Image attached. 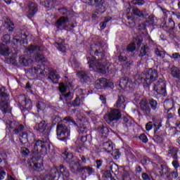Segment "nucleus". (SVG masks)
I'll return each mask as SVG.
<instances>
[{
  "label": "nucleus",
  "mask_w": 180,
  "mask_h": 180,
  "mask_svg": "<svg viewBox=\"0 0 180 180\" xmlns=\"http://www.w3.org/2000/svg\"><path fill=\"white\" fill-rule=\"evenodd\" d=\"M165 180H172V174L171 172H169L165 176V178H163Z\"/></svg>",
  "instance_id": "64"
},
{
  "label": "nucleus",
  "mask_w": 180,
  "mask_h": 180,
  "mask_svg": "<svg viewBox=\"0 0 180 180\" xmlns=\"http://www.w3.org/2000/svg\"><path fill=\"white\" fill-rule=\"evenodd\" d=\"M103 150L106 153H112L113 151V144L110 141H105L102 143Z\"/></svg>",
  "instance_id": "23"
},
{
  "label": "nucleus",
  "mask_w": 180,
  "mask_h": 180,
  "mask_svg": "<svg viewBox=\"0 0 180 180\" xmlns=\"http://www.w3.org/2000/svg\"><path fill=\"white\" fill-rule=\"evenodd\" d=\"M153 140L155 141V143H156L157 144H161L163 141L164 139H162V137H161L159 135H155L153 138Z\"/></svg>",
  "instance_id": "46"
},
{
  "label": "nucleus",
  "mask_w": 180,
  "mask_h": 180,
  "mask_svg": "<svg viewBox=\"0 0 180 180\" xmlns=\"http://www.w3.org/2000/svg\"><path fill=\"white\" fill-rule=\"evenodd\" d=\"M1 41L4 43L1 46L5 44H11V46H22V44H27V34L25 32L15 34L11 41V36L9 34H5L1 38Z\"/></svg>",
  "instance_id": "5"
},
{
  "label": "nucleus",
  "mask_w": 180,
  "mask_h": 180,
  "mask_svg": "<svg viewBox=\"0 0 180 180\" xmlns=\"http://www.w3.org/2000/svg\"><path fill=\"white\" fill-rule=\"evenodd\" d=\"M88 140V134L86 135H79V139L76 141L75 144L77 148H81L86 143Z\"/></svg>",
  "instance_id": "22"
},
{
  "label": "nucleus",
  "mask_w": 180,
  "mask_h": 180,
  "mask_svg": "<svg viewBox=\"0 0 180 180\" xmlns=\"http://www.w3.org/2000/svg\"><path fill=\"white\" fill-rule=\"evenodd\" d=\"M43 49L40 46H30L25 48V51L29 54H37L35 56V61L37 63H46L47 59L44 57L40 51H41Z\"/></svg>",
  "instance_id": "9"
},
{
  "label": "nucleus",
  "mask_w": 180,
  "mask_h": 180,
  "mask_svg": "<svg viewBox=\"0 0 180 180\" xmlns=\"http://www.w3.org/2000/svg\"><path fill=\"white\" fill-rule=\"evenodd\" d=\"M79 172H85L88 174V175H92V174L95 172V170L89 166H84L79 169Z\"/></svg>",
  "instance_id": "31"
},
{
  "label": "nucleus",
  "mask_w": 180,
  "mask_h": 180,
  "mask_svg": "<svg viewBox=\"0 0 180 180\" xmlns=\"http://www.w3.org/2000/svg\"><path fill=\"white\" fill-rule=\"evenodd\" d=\"M159 169H160L159 174L160 175V178H165V175L171 172V169L168 167L167 164H161Z\"/></svg>",
  "instance_id": "20"
},
{
  "label": "nucleus",
  "mask_w": 180,
  "mask_h": 180,
  "mask_svg": "<svg viewBox=\"0 0 180 180\" xmlns=\"http://www.w3.org/2000/svg\"><path fill=\"white\" fill-rule=\"evenodd\" d=\"M171 110H175L174 105L167 110V114L165 115L167 119L166 123H169L170 122H172L174 119H175V113L171 112Z\"/></svg>",
  "instance_id": "25"
},
{
  "label": "nucleus",
  "mask_w": 180,
  "mask_h": 180,
  "mask_svg": "<svg viewBox=\"0 0 180 180\" xmlns=\"http://www.w3.org/2000/svg\"><path fill=\"white\" fill-rule=\"evenodd\" d=\"M18 123L19 122H16V121H8V122L6 123V127L10 130H15V128L18 124Z\"/></svg>",
  "instance_id": "36"
},
{
  "label": "nucleus",
  "mask_w": 180,
  "mask_h": 180,
  "mask_svg": "<svg viewBox=\"0 0 180 180\" xmlns=\"http://www.w3.org/2000/svg\"><path fill=\"white\" fill-rule=\"evenodd\" d=\"M139 139L143 143H148V139L147 138V136H146L144 134H142L140 135Z\"/></svg>",
  "instance_id": "55"
},
{
  "label": "nucleus",
  "mask_w": 180,
  "mask_h": 180,
  "mask_svg": "<svg viewBox=\"0 0 180 180\" xmlns=\"http://www.w3.org/2000/svg\"><path fill=\"white\" fill-rule=\"evenodd\" d=\"M172 164L175 169H178V168H179V167H180L179 162H178V160H176V159H174L172 161Z\"/></svg>",
  "instance_id": "60"
},
{
  "label": "nucleus",
  "mask_w": 180,
  "mask_h": 180,
  "mask_svg": "<svg viewBox=\"0 0 180 180\" xmlns=\"http://www.w3.org/2000/svg\"><path fill=\"white\" fill-rule=\"evenodd\" d=\"M25 129V126H23V124H17V126L15 127V128H14L13 129V133L14 134H19V133H20V131H22V130H24Z\"/></svg>",
  "instance_id": "38"
},
{
  "label": "nucleus",
  "mask_w": 180,
  "mask_h": 180,
  "mask_svg": "<svg viewBox=\"0 0 180 180\" xmlns=\"http://www.w3.org/2000/svg\"><path fill=\"white\" fill-rule=\"evenodd\" d=\"M81 102H82V100H80L79 97H76V98L72 101V105L75 108H77L81 105Z\"/></svg>",
  "instance_id": "49"
},
{
  "label": "nucleus",
  "mask_w": 180,
  "mask_h": 180,
  "mask_svg": "<svg viewBox=\"0 0 180 180\" xmlns=\"http://www.w3.org/2000/svg\"><path fill=\"white\" fill-rule=\"evenodd\" d=\"M77 75L80 78L81 82H89L92 78V75L89 72L84 70L78 71Z\"/></svg>",
  "instance_id": "17"
},
{
  "label": "nucleus",
  "mask_w": 180,
  "mask_h": 180,
  "mask_svg": "<svg viewBox=\"0 0 180 180\" xmlns=\"http://www.w3.org/2000/svg\"><path fill=\"white\" fill-rule=\"evenodd\" d=\"M108 88H113V82L106 79V78H100L96 81V89H106Z\"/></svg>",
  "instance_id": "15"
},
{
  "label": "nucleus",
  "mask_w": 180,
  "mask_h": 180,
  "mask_svg": "<svg viewBox=\"0 0 180 180\" xmlns=\"http://www.w3.org/2000/svg\"><path fill=\"white\" fill-rule=\"evenodd\" d=\"M70 22V18L68 17H60L56 22V26L58 29H60L61 26H65V24Z\"/></svg>",
  "instance_id": "26"
},
{
  "label": "nucleus",
  "mask_w": 180,
  "mask_h": 180,
  "mask_svg": "<svg viewBox=\"0 0 180 180\" xmlns=\"http://www.w3.org/2000/svg\"><path fill=\"white\" fill-rule=\"evenodd\" d=\"M126 98L124 96H118L117 101L116 102V108L118 109H122V110H124L126 109Z\"/></svg>",
  "instance_id": "19"
},
{
  "label": "nucleus",
  "mask_w": 180,
  "mask_h": 180,
  "mask_svg": "<svg viewBox=\"0 0 180 180\" xmlns=\"http://www.w3.org/2000/svg\"><path fill=\"white\" fill-rule=\"evenodd\" d=\"M141 44H143V37L136 36V37H134L129 46H141Z\"/></svg>",
  "instance_id": "27"
},
{
  "label": "nucleus",
  "mask_w": 180,
  "mask_h": 180,
  "mask_svg": "<svg viewBox=\"0 0 180 180\" xmlns=\"http://www.w3.org/2000/svg\"><path fill=\"white\" fill-rule=\"evenodd\" d=\"M111 155L114 160H119L120 158V151L119 149H115L112 150Z\"/></svg>",
  "instance_id": "44"
},
{
  "label": "nucleus",
  "mask_w": 180,
  "mask_h": 180,
  "mask_svg": "<svg viewBox=\"0 0 180 180\" xmlns=\"http://www.w3.org/2000/svg\"><path fill=\"white\" fill-rule=\"evenodd\" d=\"M112 174H115V172H117L119 171V167H117V165L115 164V162L110 161L106 166Z\"/></svg>",
  "instance_id": "33"
},
{
  "label": "nucleus",
  "mask_w": 180,
  "mask_h": 180,
  "mask_svg": "<svg viewBox=\"0 0 180 180\" xmlns=\"http://www.w3.org/2000/svg\"><path fill=\"white\" fill-rule=\"evenodd\" d=\"M62 158H63L65 162H69L72 163V158H74V155L71 153L68 152H65L62 153Z\"/></svg>",
  "instance_id": "28"
},
{
  "label": "nucleus",
  "mask_w": 180,
  "mask_h": 180,
  "mask_svg": "<svg viewBox=\"0 0 180 180\" xmlns=\"http://www.w3.org/2000/svg\"><path fill=\"white\" fill-rule=\"evenodd\" d=\"M147 49H148V46H142L141 49V56L142 57H144L147 54Z\"/></svg>",
  "instance_id": "57"
},
{
  "label": "nucleus",
  "mask_w": 180,
  "mask_h": 180,
  "mask_svg": "<svg viewBox=\"0 0 180 180\" xmlns=\"http://www.w3.org/2000/svg\"><path fill=\"white\" fill-rule=\"evenodd\" d=\"M37 12V4L34 3H30L27 8V15L28 18L34 16Z\"/></svg>",
  "instance_id": "18"
},
{
  "label": "nucleus",
  "mask_w": 180,
  "mask_h": 180,
  "mask_svg": "<svg viewBox=\"0 0 180 180\" xmlns=\"http://www.w3.org/2000/svg\"><path fill=\"white\" fill-rule=\"evenodd\" d=\"M146 129L147 131H150V130H151L153 129V122H148L146 124Z\"/></svg>",
  "instance_id": "61"
},
{
  "label": "nucleus",
  "mask_w": 180,
  "mask_h": 180,
  "mask_svg": "<svg viewBox=\"0 0 180 180\" xmlns=\"http://www.w3.org/2000/svg\"><path fill=\"white\" fill-rule=\"evenodd\" d=\"M18 102L19 105H20V108L22 110H30V109H32L33 106V103H32V101L26 98V96L23 94L18 96Z\"/></svg>",
  "instance_id": "14"
},
{
  "label": "nucleus",
  "mask_w": 180,
  "mask_h": 180,
  "mask_svg": "<svg viewBox=\"0 0 180 180\" xmlns=\"http://www.w3.org/2000/svg\"><path fill=\"white\" fill-rule=\"evenodd\" d=\"M9 105L8 104V101H6L4 98L0 99V109L2 110V112H4V113L6 112V109H8Z\"/></svg>",
  "instance_id": "35"
},
{
  "label": "nucleus",
  "mask_w": 180,
  "mask_h": 180,
  "mask_svg": "<svg viewBox=\"0 0 180 180\" xmlns=\"http://www.w3.org/2000/svg\"><path fill=\"white\" fill-rule=\"evenodd\" d=\"M30 72H32L33 75H37V77L49 75L47 79L52 84H58V79H60V75L57 74V71L50 68H45L44 66L37 65L32 67L30 69Z\"/></svg>",
  "instance_id": "2"
},
{
  "label": "nucleus",
  "mask_w": 180,
  "mask_h": 180,
  "mask_svg": "<svg viewBox=\"0 0 180 180\" xmlns=\"http://www.w3.org/2000/svg\"><path fill=\"white\" fill-rule=\"evenodd\" d=\"M158 78V71L153 70L152 68L141 73V76L138 78L139 84H142L143 88H150V85L157 81Z\"/></svg>",
  "instance_id": "3"
},
{
  "label": "nucleus",
  "mask_w": 180,
  "mask_h": 180,
  "mask_svg": "<svg viewBox=\"0 0 180 180\" xmlns=\"http://www.w3.org/2000/svg\"><path fill=\"white\" fill-rule=\"evenodd\" d=\"M45 8H54L55 6H57L58 4H57L56 0H46L43 4Z\"/></svg>",
  "instance_id": "32"
},
{
  "label": "nucleus",
  "mask_w": 180,
  "mask_h": 180,
  "mask_svg": "<svg viewBox=\"0 0 180 180\" xmlns=\"http://www.w3.org/2000/svg\"><path fill=\"white\" fill-rule=\"evenodd\" d=\"M141 178L143 180H151V179L150 178V176L147 174V173H142Z\"/></svg>",
  "instance_id": "63"
},
{
  "label": "nucleus",
  "mask_w": 180,
  "mask_h": 180,
  "mask_svg": "<svg viewBox=\"0 0 180 180\" xmlns=\"http://www.w3.org/2000/svg\"><path fill=\"white\" fill-rule=\"evenodd\" d=\"M59 12L62 15H65L66 16L71 15V11H68L66 8L59 9Z\"/></svg>",
  "instance_id": "53"
},
{
  "label": "nucleus",
  "mask_w": 180,
  "mask_h": 180,
  "mask_svg": "<svg viewBox=\"0 0 180 180\" xmlns=\"http://www.w3.org/2000/svg\"><path fill=\"white\" fill-rule=\"evenodd\" d=\"M153 91L158 94V95H160L165 98L167 96V83L162 79H159L158 82H156L153 85Z\"/></svg>",
  "instance_id": "12"
},
{
  "label": "nucleus",
  "mask_w": 180,
  "mask_h": 180,
  "mask_svg": "<svg viewBox=\"0 0 180 180\" xmlns=\"http://www.w3.org/2000/svg\"><path fill=\"white\" fill-rule=\"evenodd\" d=\"M97 131L98 132L100 140L101 141H105L109 134V129L105 125H102L97 128Z\"/></svg>",
  "instance_id": "16"
},
{
  "label": "nucleus",
  "mask_w": 180,
  "mask_h": 180,
  "mask_svg": "<svg viewBox=\"0 0 180 180\" xmlns=\"http://www.w3.org/2000/svg\"><path fill=\"white\" fill-rule=\"evenodd\" d=\"M42 141L38 139L34 144V148L32 150V154H41V155H46L48 151H50L51 142L50 138L41 137Z\"/></svg>",
  "instance_id": "7"
},
{
  "label": "nucleus",
  "mask_w": 180,
  "mask_h": 180,
  "mask_svg": "<svg viewBox=\"0 0 180 180\" xmlns=\"http://www.w3.org/2000/svg\"><path fill=\"white\" fill-rule=\"evenodd\" d=\"M34 169H35V171H38L39 172H40V171H43V165L41 163L34 164Z\"/></svg>",
  "instance_id": "51"
},
{
  "label": "nucleus",
  "mask_w": 180,
  "mask_h": 180,
  "mask_svg": "<svg viewBox=\"0 0 180 180\" xmlns=\"http://www.w3.org/2000/svg\"><path fill=\"white\" fill-rule=\"evenodd\" d=\"M139 108L141 112L146 117H151L152 110H157L158 109V102L154 98H150L148 101L146 99L143 98L139 103Z\"/></svg>",
  "instance_id": "6"
},
{
  "label": "nucleus",
  "mask_w": 180,
  "mask_h": 180,
  "mask_svg": "<svg viewBox=\"0 0 180 180\" xmlns=\"http://www.w3.org/2000/svg\"><path fill=\"white\" fill-rule=\"evenodd\" d=\"M78 131L79 135L86 134L88 132V127H86L85 124H80Z\"/></svg>",
  "instance_id": "39"
},
{
  "label": "nucleus",
  "mask_w": 180,
  "mask_h": 180,
  "mask_svg": "<svg viewBox=\"0 0 180 180\" xmlns=\"http://www.w3.org/2000/svg\"><path fill=\"white\" fill-rule=\"evenodd\" d=\"M61 175L63 180H70V171L64 165H60L58 169L53 167L50 172L46 174L45 180H58V179L61 178Z\"/></svg>",
  "instance_id": "4"
},
{
  "label": "nucleus",
  "mask_w": 180,
  "mask_h": 180,
  "mask_svg": "<svg viewBox=\"0 0 180 180\" xmlns=\"http://www.w3.org/2000/svg\"><path fill=\"white\" fill-rule=\"evenodd\" d=\"M11 53H12V50L9 49L8 46H0V54H1V56H5L6 57H8V56H9Z\"/></svg>",
  "instance_id": "30"
},
{
  "label": "nucleus",
  "mask_w": 180,
  "mask_h": 180,
  "mask_svg": "<svg viewBox=\"0 0 180 180\" xmlns=\"http://www.w3.org/2000/svg\"><path fill=\"white\" fill-rule=\"evenodd\" d=\"M122 120V124L125 127H131V126H133V124H134V120H133L130 117H123Z\"/></svg>",
  "instance_id": "29"
},
{
  "label": "nucleus",
  "mask_w": 180,
  "mask_h": 180,
  "mask_svg": "<svg viewBox=\"0 0 180 180\" xmlns=\"http://www.w3.org/2000/svg\"><path fill=\"white\" fill-rule=\"evenodd\" d=\"M133 4L134 5H139V6H142V5L146 4V1H144V0H134Z\"/></svg>",
  "instance_id": "56"
},
{
  "label": "nucleus",
  "mask_w": 180,
  "mask_h": 180,
  "mask_svg": "<svg viewBox=\"0 0 180 180\" xmlns=\"http://www.w3.org/2000/svg\"><path fill=\"white\" fill-rule=\"evenodd\" d=\"M37 108L38 112H40V110H44V109H46V104L43 102H38L37 104Z\"/></svg>",
  "instance_id": "48"
},
{
  "label": "nucleus",
  "mask_w": 180,
  "mask_h": 180,
  "mask_svg": "<svg viewBox=\"0 0 180 180\" xmlns=\"http://www.w3.org/2000/svg\"><path fill=\"white\" fill-rule=\"evenodd\" d=\"M63 120H65L66 122H68V123H72L74 126H78L77 122L74 120V119L72 117H66L63 119Z\"/></svg>",
  "instance_id": "54"
},
{
  "label": "nucleus",
  "mask_w": 180,
  "mask_h": 180,
  "mask_svg": "<svg viewBox=\"0 0 180 180\" xmlns=\"http://www.w3.org/2000/svg\"><path fill=\"white\" fill-rule=\"evenodd\" d=\"M20 141L22 144H26L27 143V131L22 133L20 136Z\"/></svg>",
  "instance_id": "40"
},
{
  "label": "nucleus",
  "mask_w": 180,
  "mask_h": 180,
  "mask_svg": "<svg viewBox=\"0 0 180 180\" xmlns=\"http://www.w3.org/2000/svg\"><path fill=\"white\" fill-rule=\"evenodd\" d=\"M103 178H105L106 179H108V178L111 179L112 178V173H110V172L109 170L105 171L103 173Z\"/></svg>",
  "instance_id": "59"
},
{
  "label": "nucleus",
  "mask_w": 180,
  "mask_h": 180,
  "mask_svg": "<svg viewBox=\"0 0 180 180\" xmlns=\"http://www.w3.org/2000/svg\"><path fill=\"white\" fill-rule=\"evenodd\" d=\"M155 53L158 57H160V58H164L165 57V51H160L158 49L155 50Z\"/></svg>",
  "instance_id": "47"
},
{
  "label": "nucleus",
  "mask_w": 180,
  "mask_h": 180,
  "mask_svg": "<svg viewBox=\"0 0 180 180\" xmlns=\"http://www.w3.org/2000/svg\"><path fill=\"white\" fill-rule=\"evenodd\" d=\"M133 13L136 16H139V18H143V16H144V14H143V12L141 11L139 8H134Z\"/></svg>",
  "instance_id": "52"
},
{
  "label": "nucleus",
  "mask_w": 180,
  "mask_h": 180,
  "mask_svg": "<svg viewBox=\"0 0 180 180\" xmlns=\"http://www.w3.org/2000/svg\"><path fill=\"white\" fill-rule=\"evenodd\" d=\"M179 149L177 147L170 146L167 151V155H171L173 160H178Z\"/></svg>",
  "instance_id": "21"
},
{
  "label": "nucleus",
  "mask_w": 180,
  "mask_h": 180,
  "mask_svg": "<svg viewBox=\"0 0 180 180\" xmlns=\"http://www.w3.org/2000/svg\"><path fill=\"white\" fill-rule=\"evenodd\" d=\"M68 88V84H64L63 83L59 84V91L61 92V94H65L67 92V89Z\"/></svg>",
  "instance_id": "45"
},
{
  "label": "nucleus",
  "mask_w": 180,
  "mask_h": 180,
  "mask_svg": "<svg viewBox=\"0 0 180 180\" xmlns=\"http://www.w3.org/2000/svg\"><path fill=\"white\" fill-rule=\"evenodd\" d=\"M141 162L144 165H148L151 162V160L148 157H143Z\"/></svg>",
  "instance_id": "58"
},
{
  "label": "nucleus",
  "mask_w": 180,
  "mask_h": 180,
  "mask_svg": "<svg viewBox=\"0 0 180 180\" xmlns=\"http://www.w3.org/2000/svg\"><path fill=\"white\" fill-rule=\"evenodd\" d=\"M120 117H122L120 110L114 109L104 115V120H105L106 123L110 124L112 122H116V120H119Z\"/></svg>",
  "instance_id": "13"
},
{
  "label": "nucleus",
  "mask_w": 180,
  "mask_h": 180,
  "mask_svg": "<svg viewBox=\"0 0 180 180\" xmlns=\"http://www.w3.org/2000/svg\"><path fill=\"white\" fill-rule=\"evenodd\" d=\"M71 131L70 127L65 124H58L56 127V134L59 140L64 141L70 139Z\"/></svg>",
  "instance_id": "10"
},
{
  "label": "nucleus",
  "mask_w": 180,
  "mask_h": 180,
  "mask_svg": "<svg viewBox=\"0 0 180 180\" xmlns=\"http://www.w3.org/2000/svg\"><path fill=\"white\" fill-rule=\"evenodd\" d=\"M20 141L22 144H26L27 143V131L22 133L20 136Z\"/></svg>",
  "instance_id": "41"
},
{
  "label": "nucleus",
  "mask_w": 180,
  "mask_h": 180,
  "mask_svg": "<svg viewBox=\"0 0 180 180\" xmlns=\"http://www.w3.org/2000/svg\"><path fill=\"white\" fill-rule=\"evenodd\" d=\"M21 154L24 155V157H27L29 154H30V150L26 147H22L21 148Z\"/></svg>",
  "instance_id": "50"
},
{
  "label": "nucleus",
  "mask_w": 180,
  "mask_h": 180,
  "mask_svg": "<svg viewBox=\"0 0 180 180\" xmlns=\"http://www.w3.org/2000/svg\"><path fill=\"white\" fill-rule=\"evenodd\" d=\"M72 100V97L71 96V92H68V94H63L59 98V101H65L63 103H66L67 105H70Z\"/></svg>",
  "instance_id": "24"
},
{
  "label": "nucleus",
  "mask_w": 180,
  "mask_h": 180,
  "mask_svg": "<svg viewBox=\"0 0 180 180\" xmlns=\"http://www.w3.org/2000/svg\"><path fill=\"white\" fill-rule=\"evenodd\" d=\"M19 63L21 65L27 67V65H29V60L27 59H26V58L25 56H22L19 58Z\"/></svg>",
  "instance_id": "43"
},
{
  "label": "nucleus",
  "mask_w": 180,
  "mask_h": 180,
  "mask_svg": "<svg viewBox=\"0 0 180 180\" xmlns=\"http://www.w3.org/2000/svg\"><path fill=\"white\" fill-rule=\"evenodd\" d=\"M94 54L98 58L94 56L87 58L89 68H92V70H95L96 72L106 74V71H109V66L103 64L102 62V59L105 57V51H103V48L100 46L98 49H96Z\"/></svg>",
  "instance_id": "1"
},
{
  "label": "nucleus",
  "mask_w": 180,
  "mask_h": 180,
  "mask_svg": "<svg viewBox=\"0 0 180 180\" xmlns=\"http://www.w3.org/2000/svg\"><path fill=\"white\" fill-rule=\"evenodd\" d=\"M171 173L173 179H176V178H178V169H174V171L172 172Z\"/></svg>",
  "instance_id": "62"
},
{
  "label": "nucleus",
  "mask_w": 180,
  "mask_h": 180,
  "mask_svg": "<svg viewBox=\"0 0 180 180\" xmlns=\"http://www.w3.org/2000/svg\"><path fill=\"white\" fill-rule=\"evenodd\" d=\"M34 130L39 133L41 137L49 139L50 127L46 121H41L39 123L37 124L34 127Z\"/></svg>",
  "instance_id": "11"
},
{
  "label": "nucleus",
  "mask_w": 180,
  "mask_h": 180,
  "mask_svg": "<svg viewBox=\"0 0 180 180\" xmlns=\"http://www.w3.org/2000/svg\"><path fill=\"white\" fill-rule=\"evenodd\" d=\"M120 86L122 89H126L129 86V77H122L120 80Z\"/></svg>",
  "instance_id": "34"
},
{
  "label": "nucleus",
  "mask_w": 180,
  "mask_h": 180,
  "mask_svg": "<svg viewBox=\"0 0 180 180\" xmlns=\"http://www.w3.org/2000/svg\"><path fill=\"white\" fill-rule=\"evenodd\" d=\"M84 2L91 5V6L96 5V9L93 14L92 19H96L97 15H101L106 11V4L102 0H83Z\"/></svg>",
  "instance_id": "8"
},
{
  "label": "nucleus",
  "mask_w": 180,
  "mask_h": 180,
  "mask_svg": "<svg viewBox=\"0 0 180 180\" xmlns=\"http://www.w3.org/2000/svg\"><path fill=\"white\" fill-rule=\"evenodd\" d=\"M27 143H33L34 141H36V139H34V134L31 131H27Z\"/></svg>",
  "instance_id": "37"
},
{
  "label": "nucleus",
  "mask_w": 180,
  "mask_h": 180,
  "mask_svg": "<svg viewBox=\"0 0 180 180\" xmlns=\"http://www.w3.org/2000/svg\"><path fill=\"white\" fill-rule=\"evenodd\" d=\"M73 165V166H71L70 165V171L71 172H72L73 174H76V172H79V169L81 167H79L77 165V162H72V163Z\"/></svg>",
  "instance_id": "42"
}]
</instances>
